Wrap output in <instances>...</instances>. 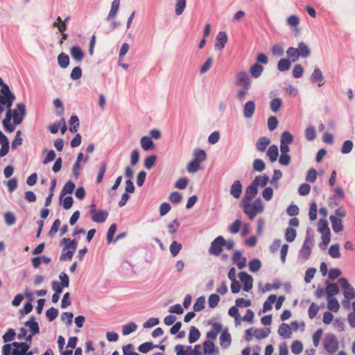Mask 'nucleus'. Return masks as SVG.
I'll list each match as a JSON object with an SVG mask.
<instances>
[{"mask_svg": "<svg viewBox=\"0 0 355 355\" xmlns=\"http://www.w3.org/2000/svg\"><path fill=\"white\" fill-rule=\"evenodd\" d=\"M329 219L331 223L334 232L338 233L343 230L342 220L340 218H338L335 216H331Z\"/></svg>", "mask_w": 355, "mask_h": 355, "instance_id": "nucleus-19", "label": "nucleus"}, {"mask_svg": "<svg viewBox=\"0 0 355 355\" xmlns=\"http://www.w3.org/2000/svg\"><path fill=\"white\" fill-rule=\"evenodd\" d=\"M25 325L28 327L32 335H36L40 332L39 324L35 320V318L33 316L25 322Z\"/></svg>", "mask_w": 355, "mask_h": 355, "instance_id": "nucleus-21", "label": "nucleus"}, {"mask_svg": "<svg viewBox=\"0 0 355 355\" xmlns=\"http://www.w3.org/2000/svg\"><path fill=\"white\" fill-rule=\"evenodd\" d=\"M282 173L279 169H275L274 171V174L272 176V178L270 181V183L275 187V188H278V183L277 181L282 178Z\"/></svg>", "mask_w": 355, "mask_h": 355, "instance_id": "nucleus-53", "label": "nucleus"}, {"mask_svg": "<svg viewBox=\"0 0 355 355\" xmlns=\"http://www.w3.org/2000/svg\"><path fill=\"white\" fill-rule=\"evenodd\" d=\"M58 62L61 68H66L69 64V58L67 54L61 53L58 56Z\"/></svg>", "mask_w": 355, "mask_h": 355, "instance_id": "nucleus-37", "label": "nucleus"}, {"mask_svg": "<svg viewBox=\"0 0 355 355\" xmlns=\"http://www.w3.org/2000/svg\"><path fill=\"white\" fill-rule=\"evenodd\" d=\"M205 304V298L202 296L199 297L195 304H193V309L196 312H198L204 309Z\"/></svg>", "mask_w": 355, "mask_h": 355, "instance_id": "nucleus-39", "label": "nucleus"}, {"mask_svg": "<svg viewBox=\"0 0 355 355\" xmlns=\"http://www.w3.org/2000/svg\"><path fill=\"white\" fill-rule=\"evenodd\" d=\"M282 105V100L279 98H275L271 100L270 105V109L273 112H277L280 109Z\"/></svg>", "mask_w": 355, "mask_h": 355, "instance_id": "nucleus-42", "label": "nucleus"}, {"mask_svg": "<svg viewBox=\"0 0 355 355\" xmlns=\"http://www.w3.org/2000/svg\"><path fill=\"white\" fill-rule=\"evenodd\" d=\"M15 331L13 329H9L3 336L4 343H8L14 340L15 336Z\"/></svg>", "mask_w": 355, "mask_h": 355, "instance_id": "nucleus-58", "label": "nucleus"}, {"mask_svg": "<svg viewBox=\"0 0 355 355\" xmlns=\"http://www.w3.org/2000/svg\"><path fill=\"white\" fill-rule=\"evenodd\" d=\"M22 144L21 132L18 130L16 132L15 139L12 141L11 147L12 149H16L18 146Z\"/></svg>", "mask_w": 355, "mask_h": 355, "instance_id": "nucleus-46", "label": "nucleus"}, {"mask_svg": "<svg viewBox=\"0 0 355 355\" xmlns=\"http://www.w3.org/2000/svg\"><path fill=\"white\" fill-rule=\"evenodd\" d=\"M324 347L329 354H333L338 349V341L334 334L327 335L324 340Z\"/></svg>", "mask_w": 355, "mask_h": 355, "instance_id": "nucleus-6", "label": "nucleus"}, {"mask_svg": "<svg viewBox=\"0 0 355 355\" xmlns=\"http://www.w3.org/2000/svg\"><path fill=\"white\" fill-rule=\"evenodd\" d=\"M236 85L241 86L245 90H248L250 85L251 80L249 78L248 73L245 71H239L236 74Z\"/></svg>", "mask_w": 355, "mask_h": 355, "instance_id": "nucleus-9", "label": "nucleus"}, {"mask_svg": "<svg viewBox=\"0 0 355 355\" xmlns=\"http://www.w3.org/2000/svg\"><path fill=\"white\" fill-rule=\"evenodd\" d=\"M200 337V331L194 326L191 327L189 334V342L193 343L196 342Z\"/></svg>", "mask_w": 355, "mask_h": 355, "instance_id": "nucleus-27", "label": "nucleus"}, {"mask_svg": "<svg viewBox=\"0 0 355 355\" xmlns=\"http://www.w3.org/2000/svg\"><path fill=\"white\" fill-rule=\"evenodd\" d=\"M58 315V311L53 307L49 309L46 312V315L50 322L54 320Z\"/></svg>", "mask_w": 355, "mask_h": 355, "instance_id": "nucleus-62", "label": "nucleus"}, {"mask_svg": "<svg viewBox=\"0 0 355 355\" xmlns=\"http://www.w3.org/2000/svg\"><path fill=\"white\" fill-rule=\"evenodd\" d=\"M75 189V184L72 181H68L64 186L62 190V195L70 194L73 192Z\"/></svg>", "mask_w": 355, "mask_h": 355, "instance_id": "nucleus-52", "label": "nucleus"}, {"mask_svg": "<svg viewBox=\"0 0 355 355\" xmlns=\"http://www.w3.org/2000/svg\"><path fill=\"white\" fill-rule=\"evenodd\" d=\"M232 263L237 266H246V259L240 250H236L232 255Z\"/></svg>", "mask_w": 355, "mask_h": 355, "instance_id": "nucleus-14", "label": "nucleus"}, {"mask_svg": "<svg viewBox=\"0 0 355 355\" xmlns=\"http://www.w3.org/2000/svg\"><path fill=\"white\" fill-rule=\"evenodd\" d=\"M268 177L267 175L257 176L252 181L254 184L258 187L259 186L264 187L268 182Z\"/></svg>", "mask_w": 355, "mask_h": 355, "instance_id": "nucleus-36", "label": "nucleus"}, {"mask_svg": "<svg viewBox=\"0 0 355 355\" xmlns=\"http://www.w3.org/2000/svg\"><path fill=\"white\" fill-rule=\"evenodd\" d=\"M242 193V184L239 180H236L230 188V194L236 199H239Z\"/></svg>", "mask_w": 355, "mask_h": 355, "instance_id": "nucleus-15", "label": "nucleus"}, {"mask_svg": "<svg viewBox=\"0 0 355 355\" xmlns=\"http://www.w3.org/2000/svg\"><path fill=\"white\" fill-rule=\"evenodd\" d=\"M181 249L182 245L176 241H173L170 245V252L173 257H175Z\"/></svg>", "mask_w": 355, "mask_h": 355, "instance_id": "nucleus-55", "label": "nucleus"}, {"mask_svg": "<svg viewBox=\"0 0 355 355\" xmlns=\"http://www.w3.org/2000/svg\"><path fill=\"white\" fill-rule=\"evenodd\" d=\"M175 352L176 355H202L200 345H195L193 349L190 345H177Z\"/></svg>", "mask_w": 355, "mask_h": 355, "instance_id": "nucleus-3", "label": "nucleus"}, {"mask_svg": "<svg viewBox=\"0 0 355 355\" xmlns=\"http://www.w3.org/2000/svg\"><path fill=\"white\" fill-rule=\"evenodd\" d=\"M222 331V325L220 323L215 322L212 324L211 330L206 334L207 338L215 340L218 334Z\"/></svg>", "mask_w": 355, "mask_h": 355, "instance_id": "nucleus-20", "label": "nucleus"}, {"mask_svg": "<svg viewBox=\"0 0 355 355\" xmlns=\"http://www.w3.org/2000/svg\"><path fill=\"white\" fill-rule=\"evenodd\" d=\"M225 244L226 241L225 238L222 236H218L211 243L209 253L211 255L218 256L222 252Z\"/></svg>", "mask_w": 355, "mask_h": 355, "instance_id": "nucleus-4", "label": "nucleus"}, {"mask_svg": "<svg viewBox=\"0 0 355 355\" xmlns=\"http://www.w3.org/2000/svg\"><path fill=\"white\" fill-rule=\"evenodd\" d=\"M12 345L15 347L12 352V355H24L30 348V345L26 342H14Z\"/></svg>", "mask_w": 355, "mask_h": 355, "instance_id": "nucleus-10", "label": "nucleus"}, {"mask_svg": "<svg viewBox=\"0 0 355 355\" xmlns=\"http://www.w3.org/2000/svg\"><path fill=\"white\" fill-rule=\"evenodd\" d=\"M69 130L71 132H76L79 126V119L77 116H72L69 120Z\"/></svg>", "mask_w": 355, "mask_h": 355, "instance_id": "nucleus-44", "label": "nucleus"}, {"mask_svg": "<svg viewBox=\"0 0 355 355\" xmlns=\"http://www.w3.org/2000/svg\"><path fill=\"white\" fill-rule=\"evenodd\" d=\"M70 54L73 59L78 62L82 61L84 58V53L78 46H73L71 47L70 49Z\"/></svg>", "mask_w": 355, "mask_h": 355, "instance_id": "nucleus-22", "label": "nucleus"}, {"mask_svg": "<svg viewBox=\"0 0 355 355\" xmlns=\"http://www.w3.org/2000/svg\"><path fill=\"white\" fill-rule=\"evenodd\" d=\"M270 144V140L266 137H263L259 139L257 143V149L260 152H263L266 147Z\"/></svg>", "mask_w": 355, "mask_h": 355, "instance_id": "nucleus-34", "label": "nucleus"}, {"mask_svg": "<svg viewBox=\"0 0 355 355\" xmlns=\"http://www.w3.org/2000/svg\"><path fill=\"white\" fill-rule=\"evenodd\" d=\"M325 292L327 297H334L338 293L339 288L336 284H327Z\"/></svg>", "mask_w": 355, "mask_h": 355, "instance_id": "nucleus-28", "label": "nucleus"}, {"mask_svg": "<svg viewBox=\"0 0 355 355\" xmlns=\"http://www.w3.org/2000/svg\"><path fill=\"white\" fill-rule=\"evenodd\" d=\"M277 300V297L275 295H270L268 297V301L265 302L263 304V311H266L272 309L271 304L274 303Z\"/></svg>", "mask_w": 355, "mask_h": 355, "instance_id": "nucleus-51", "label": "nucleus"}, {"mask_svg": "<svg viewBox=\"0 0 355 355\" xmlns=\"http://www.w3.org/2000/svg\"><path fill=\"white\" fill-rule=\"evenodd\" d=\"M296 236H297V232L295 229H293L292 227H288L286 230L285 237H286V240L288 242H290V243L293 242L295 239Z\"/></svg>", "mask_w": 355, "mask_h": 355, "instance_id": "nucleus-41", "label": "nucleus"}, {"mask_svg": "<svg viewBox=\"0 0 355 355\" xmlns=\"http://www.w3.org/2000/svg\"><path fill=\"white\" fill-rule=\"evenodd\" d=\"M311 81L313 83H318V86L321 87L324 85V76L322 71L319 68H315L311 76Z\"/></svg>", "mask_w": 355, "mask_h": 355, "instance_id": "nucleus-16", "label": "nucleus"}, {"mask_svg": "<svg viewBox=\"0 0 355 355\" xmlns=\"http://www.w3.org/2000/svg\"><path fill=\"white\" fill-rule=\"evenodd\" d=\"M200 164L193 159L189 163L187 170L189 173H196L200 169Z\"/></svg>", "mask_w": 355, "mask_h": 355, "instance_id": "nucleus-60", "label": "nucleus"}, {"mask_svg": "<svg viewBox=\"0 0 355 355\" xmlns=\"http://www.w3.org/2000/svg\"><path fill=\"white\" fill-rule=\"evenodd\" d=\"M278 155L279 153L277 146L275 145L270 146L268 150L267 155L269 157L272 162H274L277 160Z\"/></svg>", "mask_w": 355, "mask_h": 355, "instance_id": "nucleus-33", "label": "nucleus"}, {"mask_svg": "<svg viewBox=\"0 0 355 355\" xmlns=\"http://www.w3.org/2000/svg\"><path fill=\"white\" fill-rule=\"evenodd\" d=\"M231 341L230 334L227 331H223L220 336V344L221 347L227 349L230 346Z\"/></svg>", "mask_w": 355, "mask_h": 355, "instance_id": "nucleus-24", "label": "nucleus"}, {"mask_svg": "<svg viewBox=\"0 0 355 355\" xmlns=\"http://www.w3.org/2000/svg\"><path fill=\"white\" fill-rule=\"evenodd\" d=\"M141 146L144 150H152L155 148V145L151 138L147 136H144L141 139Z\"/></svg>", "mask_w": 355, "mask_h": 355, "instance_id": "nucleus-25", "label": "nucleus"}, {"mask_svg": "<svg viewBox=\"0 0 355 355\" xmlns=\"http://www.w3.org/2000/svg\"><path fill=\"white\" fill-rule=\"evenodd\" d=\"M278 334L284 338H290L292 334L291 327L286 323H282L279 327Z\"/></svg>", "mask_w": 355, "mask_h": 355, "instance_id": "nucleus-23", "label": "nucleus"}, {"mask_svg": "<svg viewBox=\"0 0 355 355\" xmlns=\"http://www.w3.org/2000/svg\"><path fill=\"white\" fill-rule=\"evenodd\" d=\"M169 200L174 204H178L182 199V195L178 191L172 192L168 197Z\"/></svg>", "mask_w": 355, "mask_h": 355, "instance_id": "nucleus-54", "label": "nucleus"}, {"mask_svg": "<svg viewBox=\"0 0 355 355\" xmlns=\"http://www.w3.org/2000/svg\"><path fill=\"white\" fill-rule=\"evenodd\" d=\"M241 206L243 212L251 220H252L257 214L262 213L264 210V205L260 198H257L253 202H241Z\"/></svg>", "mask_w": 355, "mask_h": 355, "instance_id": "nucleus-2", "label": "nucleus"}, {"mask_svg": "<svg viewBox=\"0 0 355 355\" xmlns=\"http://www.w3.org/2000/svg\"><path fill=\"white\" fill-rule=\"evenodd\" d=\"M291 60L287 58L280 59L277 63V69L280 71H288L291 66Z\"/></svg>", "mask_w": 355, "mask_h": 355, "instance_id": "nucleus-29", "label": "nucleus"}, {"mask_svg": "<svg viewBox=\"0 0 355 355\" xmlns=\"http://www.w3.org/2000/svg\"><path fill=\"white\" fill-rule=\"evenodd\" d=\"M327 308L333 312H338L340 309V304L335 297H327Z\"/></svg>", "mask_w": 355, "mask_h": 355, "instance_id": "nucleus-30", "label": "nucleus"}, {"mask_svg": "<svg viewBox=\"0 0 355 355\" xmlns=\"http://www.w3.org/2000/svg\"><path fill=\"white\" fill-rule=\"evenodd\" d=\"M62 242L66 243V249L71 250L75 252L77 247V242L76 240H70L69 239L64 238Z\"/></svg>", "mask_w": 355, "mask_h": 355, "instance_id": "nucleus-57", "label": "nucleus"}, {"mask_svg": "<svg viewBox=\"0 0 355 355\" xmlns=\"http://www.w3.org/2000/svg\"><path fill=\"white\" fill-rule=\"evenodd\" d=\"M318 230L322 234V244L327 245L331 240L330 230L328 226V223L325 219H320L318 225Z\"/></svg>", "mask_w": 355, "mask_h": 355, "instance_id": "nucleus-5", "label": "nucleus"}, {"mask_svg": "<svg viewBox=\"0 0 355 355\" xmlns=\"http://www.w3.org/2000/svg\"><path fill=\"white\" fill-rule=\"evenodd\" d=\"M137 328V325L135 322H130L123 327V334L124 336L128 335L135 331Z\"/></svg>", "mask_w": 355, "mask_h": 355, "instance_id": "nucleus-45", "label": "nucleus"}, {"mask_svg": "<svg viewBox=\"0 0 355 355\" xmlns=\"http://www.w3.org/2000/svg\"><path fill=\"white\" fill-rule=\"evenodd\" d=\"M227 42V36L225 32H219L216 38L214 47L216 49L222 50Z\"/></svg>", "mask_w": 355, "mask_h": 355, "instance_id": "nucleus-12", "label": "nucleus"}, {"mask_svg": "<svg viewBox=\"0 0 355 355\" xmlns=\"http://www.w3.org/2000/svg\"><path fill=\"white\" fill-rule=\"evenodd\" d=\"M156 159L157 157L155 155H150L146 157L144 160V166L146 168L150 169L155 165Z\"/></svg>", "mask_w": 355, "mask_h": 355, "instance_id": "nucleus-63", "label": "nucleus"}, {"mask_svg": "<svg viewBox=\"0 0 355 355\" xmlns=\"http://www.w3.org/2000/svg\"><path fill=\"white\" fill-rule=\"evenodd\" d=\"M220 300V297L217 294H211L209 297L208 303L210 308L216 307Z\"/></svg>", "mask_w": 355, "mask_h": 355, "instance_id": "nucleus-61", "label": "nucleus"}, {"mask_svg": "<svg viewBox=\"0 0 355 355\" xmlns=\"http://www.w3.org/2000/svg\"><path fill=\"white\" fill-rule=\"evenodd\" d=\"M286 54L291 61L295 62L300 58L299 50L297 48L289 47L286 51Z\"/></svg>", "mask_w": 355, "mask_h": 355, "instance_id": "nucleus-32", "label": "nucleus"}, {"mask_svg": "<svg viewBox=\"0 0 355 355\" xmlns=\"http://www.w3.org/2000/svg\"><path fill=\"white\" fill-rule=\"evenodd\" d=\"M6 109L7 111L6 116L3 119L2 123L7 131L12 132L14 131L15 127L10 124L11 119H13V123L15 125L20 124L26 113V106L24 103H20L16 105V108L14 110H12L11 107Z\"/></svg>", "mask_w": 355, "mask_h": 355, "instance_id": "nucleus-1", "label": "nucleus"}, {"mask_svg": "<svg viewBox=\"0 0 355 355\" xmlns=\"http://www.w3.org/2000/svg\"><path fill=\"white\" fill-rule=\"evenodd\" d=\"M154 347H155V346L153 345L152 343L146 342L140 345L138 347V350L140 352L145 354L153 349Z\"/></svg>", "mask_w": 355, "mask_h": 355, "instance_id": "nucleus-56", "label": "nucleus"}, {"mask_svg": "<svg viewBox=\"0 0 355 355\" xmlns=\"http://www.w3.org/2000/svg\"><path fill=\"white\" fill-rule=\"evenodd\" d=\"M255 111V103L252 101H249L245 103L243 108V116L247 118H251Z\"/></svg>", "mask_w": 355, "mask_h": 355, "instance_id": "nucleus-18", "label": "nucleus"}, {"mask_svg": "<svg viewBox=\"0 0 355 355\" xmlns=\"http://www.w3.org/2000/svg\"><path fill=\"white\" fill-rule=\"evenodd\" d=\"M293 141V135L288 131H284L281 136V144H290Z\"/></svg>", "mask_w": 355, "mask_h": 355, "instance_id": "nucleus-47", "label": "nucleus"}, {"mask_svg": "<svg viewBox=\"0 0 355 355\" xmlns=\"http://www.w3.org/2000/svg\"><path fill=\"white\" fill-rule=\"evenodd\" d=\"M298 50H299V54L300 57H302L303 58H306L309 57L311 55V50L309 47L304 43V42H300L298 44Z\"/></svg>", "mask_w": 355, "mask_h": 355, "instance_id": "nucleus-26", "label": "nucleus"}, {"mask_svg": "<svg viewBox=\"0 0 355 355\" xmlns=\"http://www.w3.org/2000/svg\"><path fill=\"white\" fill-rule=\"evenodd\" d=\"M203 351L205 355L217 354L218 352L214 343L209 340L203 343Z\"/></svg>", "mask_w": 355, "mask_h": 355, "instance_id": "nucleus-17", "label": "nucleus"}, {"mask_svg": "<svg viewBox=\"0 0 355 355\" xmlns=\"http://www.w3.org/2000/svg\"><path fill=\"white\" fill-rule=\"evenodd\" d=\"M239 277L242 282L244 283L243 289L245 291H249L252 287V278L247 272H241Z\"/></svg>", "mask_w": 355, "mask_h": 355, "instance_id": "nucleus-13", "label": "nucleus"}, {"mask_svg": "<svg viewBox=\"0 0 355 355\" xmlns=\"http://www.w3.org/2000/svg\"><path fill=\"white\" fill-rule=\"evenodd\" d=\"M91 207L90 216L92 220L98 223L105 222L109 215L108 211L106 210L96 211L95 205H92Z\"/></svg>", "mask_w": 355, "mask_h": 355, "instance_id": "nucleus-7", "label": "nucleus"}, {"mask_svg": "<svg viewBox=\"0 0 355 355\" xmlns=\"http://www.w3.org/2000/svg\"><path fill=\"white\" fill-rule=\"evenodd\" d=\"M305 137L307 140L313 141L316 137L315 129L313 126L308 127L305 130Z\"/></svg>", "mask_w": 355, "mask_h": 355, "instance_id": "nucleus-48", "label": "nucleus"}, {"mask_svg": "<svg viewBox=\"0 0 355 355\" xmlns=\"http://www.w3.org/2000/svg\"><path fill=\"white\" fill-rule=\"evenodd\" d=\"M119 5H120V0H114L112 1L111 10H110L108 17H107L108 19H112L116 16V15L118 12L119 8Z\"/></svg>", "mask_w": 355, "mask_h": 355, "instance_id": "nucleus-38", "label": "nucleus"}, {"mask_svg": "<svg viewBox=\"0 0 355 355\" xmlns=\"http://www.w3.org/2000/svg\"><path fill=\"white\" fill-rule=\"evenodd\" d=\"M263 71V66L256 63L251 66L250 68V73L251 76L255 78H259Z\"/></svg>", "mask_w": 355, "mask_h": 355, "instance_id": "nucleus-31", "label": "nucleus"}, {"mask_svg": "<svg viewBox=\"0 0 355 355\" xmlns=\"http://www.w3.org/2000/svg\"><path fill=\"white\" fill-rule=\"evenodd\" d=\"M212 64H213V58L211 57H209L206 60L205 62L201 67L200 70V73H205L207 71H208L211 69Z\"/></svg>", "mask_w": 355, "mask_h": 355, "instance_id": "nucleus-59", "label": "nucleus"}, {"mask_svg": "<svg viewBox=\"0 0 355 355\" xmlns=\"http://www.w3.org/2000/svg\"><path fill=\"white\" fill-rule=\"evenodd\" d=\"M338 282L343 290V294L346 299L352 300L355 298V290L345 278H340Z\"/></svg>", "mask_w": 355, "mask_h": 355, "instance_id": "nucleus-8", "label": "nucleus"}, {"mask_svg": "<svg viewBox=\"0 0 355 355\" xmlns=\"http://www.w3.org/2000/svg\"><path fill=\"white\" fill-rule=\"evenodd\" d=\"M270 331L269 329H253V335L257 339H263L268 337Z\"/></svg>", "mask_w": 355, "mask_h": 355, "instance_id": "nucleus-35", "label": "nucleus"}, {"mask_svg": "<svg viewBox=\"0 0 355 355\" xmlns=\"http://www.w3.org/2000/svg\"><path fill=\"white\" fill-rule=\"evenodd\" d=\"M258 192L257 187L252 182L246 189L244 197L241 202H251L257 196Z\"/></svg>", "mask_w": 355, "mask_h": 355, "instance_id": "nucleus-11", "label": "nucleus"}, {"mask_svg": "<svg viewBox=\"0 0 355 355\" xmlns=\"http://www.w3.org/2000/svg\"><path fill=\"white\" fill-rule=\"evenodd\" d=\"M318 311H319V306H318V304H316L314 302H312L311 304V305L309 306V308L308 310L309 317L311 319H313L318 314Z\"/></svg>", "mask_w": 355, "mask_h": 355, "instance_id": "nucleus-50", "label": "nucleus"}, {"mask_svg": "<svg viewBox=\"0 0 355 355\" xmlns=\"http://www.w3.org/2000/svg\"><path fill=\"white\" fill-rule=\"evenodd\" d=\"M5 222L8 225H12L15 223L16 218L15 215L10 211L5 213L4 214Z\"/></svg>", "mask_w": 355, "mask_h": 355, "instance_id": "nucleus-64", "label": "nucleus"}, {"mask_svg": "<svg viewBox=\"0 0 355 355\" xmlns=\"http://www.w3.org/2000/svg\"><path fill=\"white\" fill-rule=\"evenodd\" d=\"M194 160L200 164L206 159L207 155L204 150H196L194 151Z\"/></svg>", "mask_w": 355, "mask_h": 355, "instance_id": "nucleus-43", "label": "nucleus"}, {"mask_svg": "<svg viewBox=\"0 0 355 355\" xmlns=\"http://www.w3.org/2000/svg\"><path fill=\"white\" fill-rule=\"evenodd\" d=\"M187 5V0H178L175 3V14L179 16L182 14Z\"/></svg>", "mask_w": 355, "mask_h": 355, "instance_id": "nucleus-40", "label": "nucleus"}, {"mask_svg": "<svg viewBox=\"0 0 355 355\" xmlns=\"http://www.w3.org/2000/svg\"><path fill=\"white\" fill-rule=\"evenodd\" d=\"M291 352L295 354H300L303 349V345L300 341H294L291 345Z\"/></svg>", "mask_w": 355, "mask_h": 355, "instance_id": "nucleus-49", "label": "nucleus"}]
</instances>
